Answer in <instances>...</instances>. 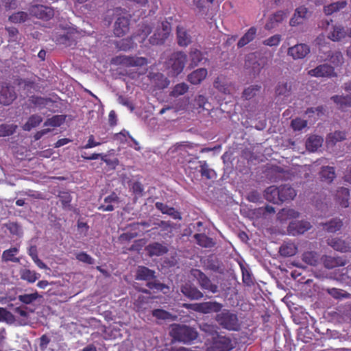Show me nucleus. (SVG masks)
I'll return each mask as SVG.
<instances>
[{
	"instance_id": "obj_42",
	"label": "nucleus",
	"mask_w": 351,
	"mask_h": 351,
	"mask_svg": "<svg viewBox=\"0 0 351 351\" xmlns=\"http://www.w3.org/2000/svg\"><path fill=\"white\" fill-rule=\"evenodd\" d=\"M194 238L197 243L203 247H212L215 245L213 239L208 237L205 234H195Z\"/></svg>"
},
{
	"instance_id": "obj_24",
	"label": "nucleus",
	"mask_w": 351,
	"mask_h": 351,
	"mask_svg": "<svg viewBox=\"0 0 351 351\" xmlns=\"http://www.w3.org/2000/svg\"><path fill=\"white\" fill-rule=\"evenodd\" d=\"M336 198L343 208L349 206L350 191L345 187H341L337 191Z\"/></svg>"
},
{
	"instance_id": "obj_27",
	"label": "nucleus",
	"mask_w": 351,
	"mask_h": 351,
	"mask_svg": "<svg viewBox=\"0 0 351 351\" xmlns=\"http://www.w3.org/2000/svg\"><path fill=\"white\" fill-rule=\"evenodd\" d=\"M280 204L285 201L292 200L296 196V192L291 186L285 184L280 186Z\"/></svg>"
},
{
	"instance_id": "obj_56",
	"label": "nucleus",
	"mask_w": 351,
	"mask_h": 351,
	"mask_svg": "<svg viewBox=\"0 0 351 351\" xmlns=\"http://www.w3.org/2000/svg\"><path fill=\"white\" fill-rule=\"evenodd\" d=\"M65 118L62 115H55L47 119L44 123L45 126L58 127L64 121Z\"/></svg>"
},
{
	"instance_id": "obj_63",
	"label": "nucleus",
	"mask_w": 351,
	"mask_h": 351,
	"mask_svg": "<svg viewBox=\"0 0 351 351\" xmlns=\"http://www.w3.org/2000/svg\"><path fill=\"white\" fill-rule=\"evenodd\" d=\"M291 125L293 130L300 131L307 126V121L300 118H296L291 121Z\"/></svg>"
},
{
	"instance_id": "obj_18",
	"label": "nucleus",
	"mask_w": 351,
	"mask_h": 351,
	"mask_svg": "<svg viewBox=\"0 0 351 351\" xmlns=\"http://www.w3.org/2000/svg\"><path fill=\"white\" fill-rule=\"evenodd\" d=\"M302 261L311 266L317 267L322 263L319 254L315 251H306L302 255Z\"/></svg>"
},
{
	"instance_id": "obj_36",
	"label": "nucleus",
	"mask_w": 351,
	"mask_h": 351,
	"mask_svg": "<svg viewBox=\"0 0 351 351\" xmlns=\"http://www.w3.org/2000/svg\"><path fill=\"white\" fill-rule=\"evenodd\" d=\"M331 99L342 110L347 108L351 107V96L350 95H335L331 97Z\"/></svg>"
},
{
	"instance_id": "obj_9",
	"label": "nucleus",
	"mask_w": 351,
	"mask_h": 351,
	"mask_svg": "<svg viewBox=\"0 0 351 351\" xmlns=\"http://www.w3.org/2000/svg\"><path fill=\"white\" fill-rule=\"evenodd\" d=\"M308 73L316 77H332L337 75L334 67L328 64H320L308 71Z\"/></svg>"
},
{
	"instance_id": "obj_57",
	"label": "nucleus",
	"mask_w": 351,
	"mask_h": 351,
	"mask_svg": "<svg viewBox=\"0 0 351 351\" xmlns=\"http://www.w3.org/2000/svg\"><path fill=\"white\" fill-rule=\"evenodd\" d=\"M135 45L133 37H130L121 40L118 44V47L120 50L126 51L133 49Z\"/></svg>"
},
{
	"instance_id": "obj_51",
	"label": "nucleus",
	"mask_w": 351,
	"mask_h": 351,
	"mask_svg": "<svg viewBox=\"0 0 351 351\" xmlns=\"http://www.w3.org/2000/svg\"><path fill=\"white\" fill-rule=\"evenodd\" d=\"M40 297L41 296L39 293L37 291H35L34 293L29 294L19 295L18 296V299L21 302L25 304H30Z\"/></svg>"
},
{
	"instance_id": "obj_6",
	"label": "nucleus",
	"mask_w": 351,
	"mask_h": 351,
	"mask_svg": "<svg viewBox=\"0 0 351 351\" xmlns=\"http://www.w3.org/2000/svg\"><path fill=\"white\" fill-rule=\"evenodd\" d=\"M28 11L32 16L44 21H48L54 16L53 9L44 5H32L28 8Z\"/></svg>"
},
{
	"instance_id": "obj_52",
	"label": "nucleus",
	"mask_w": 351,
	"mask_h": 351,
	"mask_svg": "<svg viewBox=\"0 0 351 351\" xmlns=\"http://www.w3.org/2000/svg\"><path fill=\"white\" fill-rule=\"evenodd\" d=\"M343 226V222L341 219H334L330 220L328 223H325V229L328 232H335L341 229Z\"/></svg>"
},
{
	"instance_id": "obj_55",
	"label": "nucleus",
	"mask_w": 351,
	"mask_h": 351,
	"mask_svg": "<svg viewBox=\"0 0 351 351\" xmlns=\"http://www.w3.org/2000/svg\"><path fill=\"white\" fill-rule=\"evenodd\" d=\"M189 90V86L184 83V82H182V83H180V84H176L172 91L171 92V95L172 97H179L180 95H184V93H186Z\"/></svg>"
},
{
	"instance_id": "obj_25",
	"label": "nucleus",
	"mask_w": 351,
	"mask_h": 351,
	"mask_svg": "<svg viewBox=\"0 0 351 351\" xmlns=\"http://www.w3.org/2000/svg\"><path fill=\"white\" fill-rule=\"evenodd\" d=\"M155 206L158 210H160L162 214H167L174 219H181L180 213L173 207H169L167 205L160 202H156L155 204Z\"/></svg>"
},
{
	"instance_id": "obj_23",
	"label": "nucleus",
	"mask_w": 351,
	"mask_h": 351,
	"mask_svg": "<svg viewBox=\"0 0 351 351\" xmlns=\"http://www.w3.org/2000/svg\"><path fill=\"white\" fill-rule=\"evenodd\" d=\"M348 32L345 30L343 26L334 25L332 26V30L328 33L327 37L332 41L338 42L346 38Z\"/></svg>"
},
{
	"instance_id": "obj_43",
	"label": "nucleus",
	"mask_w": 351,
	"mask_h": 351,
	"mask_svg": "<svg viewBox=\"0 0 351 351\" xmlns=\"http://www.w3.org/2000/svg\"><path fill=\"white\" fill-rule=\"evenodd\" d=\"M326 292L336 300L351 298L350 293L341 289L328 288L326 289Z\"/></svg>"
},
{
	"instance_id": "obj_2",
	"label": "nucleus",
	"mask_w": 351,
	"mask_h": 351,
	"mask_svg": "<svg viewBox=\"0 0 351 351\" xmlns=\"http://www.w3.org/2000/svg\"><path fill=\"white\" fill-rule=\"evenodd\" d=\"M169 334L173 339L184 343H190L198 337L195 328L176 324L171 325Z\"/></svg>"
},
{
	"instance_id": "obj_15",
	"label": "nucleus",
	"mask_w": 351,
	"mask_h": 351,
	"mask_svg": "<svg viewBox=\"0 0 351 351\" xmlns=\"http://www.w3.org/2000/svg\"><path fill=\"white\" fill-rule=\"evenodd\" d=\"M309 52L310 48L306 44H298L288 49V54L295 60L304 58Z\"/></svg>"
},
{
	"instance_id": "obj_11",
	"label": "nucleus",
	"mask_w": 351,
	"mask_h": 351,
	"mask_svg": "<svg viewBox=\"0 0 351 351\" xmlns=\"http://www.w3.org/2000/svg\"><path fill=\"white\" fill-rule=\"evenodd\" d=\"M311 224L307 221H292L289 224L287 231L289 234L295 236L297 234H304L305 232L310 230Z\"/></svg>"
},
{
	"instance_id": "obj_60",
	"label": "nucleus",
	"mask_w": 351,
	"mask_h": 351,
	"mask_svg": "<svg viewBox=\"0 0 351 351\" xmlns=\"http://www.w3.org/2000/svg\"><path fill=\"white\" fill-rule=\"evenodd\" d=\"M155 317L164 320H174L176 316L162 309H155Z\"/></svg>"
},
{
	"instance_id": "obj_10",
	"label": "nucleus",
	"mask_w": 351,
	"mask_h": 351,
	"mask_svg": "<svg viewBox=\"0 0 351 351\" xmlns=\"http://www.w3.org/2000/svg\"><path fill=\"white\" fill-rule=\"evenodd\" d=\"M16 98L14 88L8 84H2L0 86V103L4 106L10 105Z\"/></svg>"
},
{
	"instance_id": "obj_13",
	"label": "nucleus",
	"mask_w": 351,
	"mask_h": 351,
	"mask_svg": "<svg viewBox=\"0 0 351 351\" xmlns=\"http://www.w3.org/2000/svg\"><path fill=\"white\" fill-rule=\"evenodd\" d=\"M287 16V13L284 10H278L268 18L267 23L265 25V28L267 30H271L279 25Z\"/></svg>"
},
{
	"instance_id": "obj_26",
	"label": "nucleus",
	"mask_w": 351,
	"mask_h": 351,
	"mask_svg": "<svg viewBox=\"0 0 351 351\" xmlns=\"http://www.w3.org/2000/svg\"><path fill=\"white\" fill-rule=\"evenodd\" d=\"M114 138L119 141L121 143H128V139L129 138L134 144V148L136 150L140 149L138 143L130 134L129 132L125 130H123L120 132L116 133L114 135Z\"/></svg>"
},
{
	"instance_id": "obj_47",
	"label": "nucleus",
	"mask_w": 351,
	"mask_h": 351,
	"mask_svg": "<svg viewBox=\"0 0 351 351\" xmlns=\"http://www.w3.org/2000/svg\"><path fill=\"white\" fill-rule=\"evenodd\" d=\"M29 19L28 13L19 11L16 12H14L8 17V20L10 22L12 23H21L27 21Z\"/></svg>"
},
{
	"instance_id": "obj_54",
	"label": "nucleus",
	"mask_w": 351,
	"mask_h": 351,
	"mask_svg": "<svg viewBox=\"0 0 351 351\" xmlns=\"http://www.w3.org/2000/svg\"><path fill=\"white\" fill-rule=\"evenodd\" d=\"M137 236L138 232L135 230L132 229L130 231H128L120 234V236L118 238V240L120 243L124 244L130 242L131 240L137 237Z\"/></svg>"
},
{
	"instance_id": "obj_49",
	"label": "nucleus",
	"mask_w": 351,
	"mask_h": 351,
	"mask_svg": "<svg viewBox=\"0 0 351 351\" xmlns=\"http://www.w3.org/2000/svg\"><path fill=\"white\" fill-rule=\"evenodd\" d=\"M189 58L191 60L190 65L193 67L197 66L202 61L203 54L201 51L194 49L191 50Z\"/></svg>"
},
{
	"instance_id": "obj_14",
	"label": "nucleus",
	"mask_w": 351,
	"mask_h": 351,
	"mask_svg": "<svg viewBox=\"0 0 351 351\" xmlns=\"http://www.w3.org/2000/svg\"><path fill=\"white\" fill-rule=\"evenodd\" d=\"M130 29V19L125 16L119 17L114 23V34L117 37L123 36Z\"/></svg>"
},
{
	"instance_id": "obj_22",
	"label": "nucleus",
	"mask_w": 351,
	"mask_h": 351,
	"mask_svg": "<svg viewBox=\"0 0 351 351\" xmlns=\"http://www.w3.org/2000/svg\"><path fill=\"white\" fill-rule=\"evenodd\" d=\"M182 293L191 300H199L204 297V294L196 287L191 285H185L181 288Z\"/></svg>"
},
{
	"instance_id": "obj_34",
	"label": "nucleus",
	"mask_w": 351,
	"mask_h": 351,
	"mask_svg": "<svg viewBox=\"0 0 351 351\" xmlns=\"http://www.w3.org/2000/svg\"><path fill=\"white\" fill-rule=\"evenodd\" d=\"M213 86L222 93L227 94L229 93V83L223 75L216 77L213 82Z\"/></svg>"
},
{
	"instance_id": "obj_17",
	"label": "nucleus",
	"mask_w": 351,
	"mask_h": 351,
	"mask_svg": "<svg viewBox=\"0 0 351 351\" xmlns=\"http://www.w3.org/2000/svg\"><path fill=\"white\" fill-rule=\"evenodd\" d=\"M322 263L326 269H332L336 267L344 266L346 265V260L341 257H332L330 256H321Z\"/></svg>"
},
{
	"instance_id": "obj_35",
	"label": "nucleus",
	"mask_w": 351,
	"mask_h": 351,
	"mask_svg": "<svg viewBox=\"0 0 351 351\" xmlns=\"http://www.w3.org/2000/svg\"><path fill=\"white\" fill-rule=\"evenodd\" d=\"M256 28L255 27H251L247 32L240 38L237 43V47L241 48L252 41L256 34Z\"/></svg>"
},
{
	"instance_id": "obj_50",
	"label": "nucleus",
	"mask_w": 351,
	"mask_h": 351,
	"mask_svg": "<svg viewBox=\"0 0 351 351\" xmlns=\"http://www.w3.org/2000/svg\"><path fill=\"white\" fill-rule=\"evenodd\" d=\"M17 128V125L15 124L3 123L0 125V136L5 137L12 135L16 132Z\"/></svg>"
},
{
	"instance_id": "obj_53",
	"label": "nucleus",
	"mask_w": 351,
	"mask_h": 351,
	"mask_svg": "<svg viewBox=\"0 0 351 351\" xmlns=\"http://www.w3.org/2000/svg\"><path fill=\"white\" fill-rule=\"evenodd\" d=\"M16 321L14 315L6 308L0 307V322H5L8 324H13Z\"/></svg>"
},
{
	"instance_id": "obj_46",
	"label": "nucleus",
	"mask_w": 351,
	"mask_h": 351,
	"mask_svg": "<svg viewBox=\"0 0 351 351\" xmlns=\"http://www.w3.org/2000/svg\"><path fill=\"white\" fill-rule=\"evenodd\" d=\"M278 218L281 220H288L291 219H296L299 217L300 213L293 208H282L278 214Z\"/></svg>"
},
{
	"instance_id": "obj_29",
	"label": "nucleus",
	"mask_w": 351,
	"mask_h": 351,
	"mask_svg": "<svg viewBox=\"0 0 351 351\" xmlns=\"http://www.w3.org/2000/svg\"><path fill=\"white\" fill-rule=\"evenodd\" d=\"M347 4L348 3L346 0L332 3L324 7V12L326 15H331L333 13L345 8Z\"/></svg>"
},
{
	"instance_id": "obj_41",
	"label": "nucleus",
	"mask_w": 351,
	"mask_h": 351,
	"mask_svg": "<svg viewBox=\"0 0 351 351\" xmlns=\"http://www.w3.org/2000/svg\"><path fill=\"white\" fill-rule=\"evenodd\" d=\"M21 278L26 280L29 283L36 282L39 278L40 274L35 271L29 269H23L20 271Z\"/></svg>"
},
{
	"instance_id": "obj_20",
	"label": "nucleus",
	"mask_w": 351,
	"mask_h": 351,
	"mask_svg": "<svg viewBox=\"0 0 351 351\" xmlns=\"http://www.w3.org/2000/svg\"><path fill=\"white\" fill-rule=\"evenodd\" d=\"M154 278V271L145 267H139L137 273H136V279L137 280H147V285L149 288H154V282L152 281Z\"/></svg>"
},
{
	"instance_id": "obj_62",
	"label": "nucleus",
	"mask_w": 351,
	"mask_h": 351,
	"mask_svg": "<svg viewBox=\"0 0 351 351\" xmlns=\"http://www.w3.org/2000/svg\"><path fill=\"white\" fill-rule=\"evenodd\" d=\"M29 256L32 257L34 262L36 265L40 269H47V265L43 263L38 256L36 248L32 249V247L29 250Z\"/></svg>"
},
{
	"instance_id": "obj_45",
	"label": "nucleus",
	"mask_w": 351,
	"mask_h": 351,
	"mask_svg": "<svg viewBox=\"0 0 351 351\" xmlns=\"http://www.w3.org/2000/svg\"><path fill=\"white\" fill-rule=\"evenodd\" d=\"M29 101L34 106L39 108H43L47 106L49 103L53 102L51 98L42 97L36 95L31 96L29 98Z\"/></svg>"
},
{
	"instance_id": "obj_5",
	"label": "nucleus",
	"mask_w": 351,
	"mask_h": 351,
	"mask_svg": "<svg viewBox=\"0 0 351 351\" xmlns=\"http://www.w3.org/2000/svg\"><path fill=\"white\" fill-rule=\"evenodd\" d=\"M232 340L230 337L216 333L207 348V351H230L233 349Z\"/></svg>"
},
{
	"instance_id": "obj_16",
	"label": "nucleus",
	"mask_w": 351,
	"mask_h": 351,
	"mask_svg": "<svg viewBox=\"0 0 351 351\" xmlns=\"http://www.w3.org/2000/svg\"><path fill=\"white\" fill-rule=\"evenodd\" d=\"M327 243L329 246L332 247L335 250L341 252H351V246L349 243L339 238H328Z\"/></svg>"
},
{
	"instance_id": "obj_21",
	"label": "nucleus",
	"mask_w": 351,
	"mask_h": 351,
	"mask_svg": "<svg viewBox=\"0 0 351 351\" xmlns=\"http://www.w3.org/2000/svg\"><path fill=\"white\" fill-rule=\"evenodd\" d=\"M280 186L277 187L276 186H270L265 191V199L274 204H280Z\"/></svg>"
},
{
	"instance_id": "obj_33",
	"label": "nucleus",
	"mask_w": 351,
	"mask_h": 351,
	"mask_svg": "<svg viewBox=\"0 0 351 351\" xmlns=\"http://www.w3.org/2000/svg\"><path fill=\"white\" fill-rule=\"evenodd\" d=\"M119 202V197L113 193L104 199V204L99 207V210L102 211H112L114 210L113 204Z\"/></svg>"
},
{
	"instance_id": "obj_32",
	"label": "nucleus",
	"mask_w": 351,
	"mask_h": 351,
	"mask_svg": "<svg viewBox=\"0 0 351 351\" xmlns=\"http://www.w3.org/2000/svg\"><path fill=\"white\" fill-rule=\"evenodd\" d=\"M19 249L16 247H11L8 250H4L1 256L2 261L19 263L20 259L16 257V255L19 253Z\"/></svg>"
},
{
	"instance_id": "obj_31",
	"label": "nucleus",
	"mask_w": 351,
	"mask_h": 351,
	"mask_svg": "<svg viewBox=\"0 0 351 351\" xmlns=\"http://www.w3.org/2000/svg\"><path fill=\"white\" fill-rule=\"evenodd\" d=\"M320 178L322 181L330 183L336 177L335 170L333 167H322L319 172Z\"/></svg>"
},
{
	"instance_id": "obj_19",
	"label": "nucleus",
	"mask_w": 351,
	"mask_h": 351,
	"mask_svg": "<svg viewBox=\"0 0 351 351\" xmlns=\"http://www.w3.org/2000/svg\"><path fill=\"white\" fill-rule=\"evenodd\" d=\"M208 75L207 69L205 68L197 69L187 76V80L193 85H197L205 80Z\"/></svg>"
},
{
	"instance_id": "obj_3",
	"label": "nucleus",
	"mask_w": 351,
	"mask_h": 351,
	"mask_svg": "<svg viewBox=\"0 0 351 351\" xmlns=\"http://www.w3.org/2000/svg\"><path fill=\"white\" fill-rule=\"evenodd\" d=\"M215 320L223 328L226 330L237 331L240 328L237 314L232 311L228 309L221 311L217 314Z\"/></svg>"
},
{
	"instance_id": "obj_58",
	"label": "nucleus",
	"mask_w": 351,
	"mask_h": 351,
	"mask_svg": "<svg viewBox=\"0 0 351 351\" xmlns=\"http://www.w3.org/2000/svg\"><path fill=\"white\" fill-rule=\"evenodd\" d=\"M203 160H190L189 166L186 169V173L189 176L194 174L197 171H199L201 168V165Z\"/></svg>"
},
{
	"instance_id": "obj_39",
	"label": "nucleus",
	"mask_w": 351,
	"mask_h": 351,
	"mask_svg": "<svg viewBox=\"0 0 351 351\" xmlns=\"http://www.w3.org/2000/svg\"><path fill=\"white\" fill-rule=\"evenodd\" d=\"M43 121L41 116L34 114L31 115L27 121L23 125V130L25 131H30L32 128L38 126Z\"/></svg>"
},
{
	"instance_id": "obj_44",
	"label": "nucleus",
	"mask_w": 351,
	"mask_h": 351,
	"mask_svg": "<svg viewBox=\"0 0 351 351\" xmlns=\"http://www.w3.org/2000/svg\"><path fill=\"white\" fill-rule=\"evenodd\" d=\"M261 86L254 84L245 88L242 93V97L246 100H250L257 95L261 91Z\"/></svg>"
},
{
	"instance_id": "obj_7",
	"label": "nucleus",
	"mask_w": 351,
	"mask_h": 351,
	"mask_svg": "<svg viewBox=\"0 0 351 351\" xmlns=\"http://www.w3.org/2000/svg\"><path fill=\"white\" fill-rule=\"evenodd\" d=\"M309 11L304 5L298 7L289 21V25L297 27L303 25L308 19Z\"/></svg>"
},
{
	"instance_id": "obj_64",
	"label": "nucleus",
	"mask_w": 351,
	"mask_h": 351,
	"mask_svg": "<svg viewBox=\"0 0 351 351\" xmlns=\"http://www.w3.org/2000/svg\"><path fill=\"white\" fill-rule=\"evenodd\" d=\"M76 259L80 262L86 264L93 265L94 264V259L86 252H81L76 254Z\"/></svg>"
},
{
	"instance_id": "obj_48",
	"label": "nucleus",
	"mask_w": 351,
	"mask_h": 351,
	"mask_svg": "<svg viewBox=\"0 0 351 351\" xmlns=\"http://www.w3.org/2000/svg\"><path fill=\"white\" fill-rule=\"evenodd\" d=\"M170 84V81L162 73H155V90L164 89Z\"/></svg>"
},
{
	"instance_id": "obj_4",
	"label": "nucleus",
	"mask_w": 351,
	"mask_h": 351,
	"mask_svg": "<svg viewBox=\"0 0 351 351\" xmlns=\"http://www.w3.org/2000/svg\"><path fill=\"white\" fill-rule=\"evenodd\" d=\"M191 274L197 280V283L202 289L212 293H216L219 291L218 285L213 283L211 280L201 270L192 269Z\"/></svg>"
},
{
	"instance_id": "obj_59",
	"label": "nucleus",
	"mask_w": 351,
	"mask_h": 351,
	"mask_svg": "<svg viewBox=\"0 0 351 351\" xmlns=\"http://www.w3.org/2000/svg\"><path fill=\"white\" fill-rule=\"evenodd\" d=\"M201 165V168L199 171L201 173L202 177L206 178L208 180H210L213 178L212 173H214V171L209 168L206 161L203 160Z\"/></svg>"
},
{
	"instance_id": "obj_38",
	"label": "nucleus",
	"mask_w": 351,
	"mask_h": 351,
	"mask_svg": "<svg viewBox=\"0 0 351 351\" xmlns=\"http://www.w3.org/2000/svg\"><path fill=\"white\" fill-rule=\"evenodd\" d=\"M291 84L287 82H280L276 87V94L278 96L288 97L291 93Z\"/></svg>"
},
{
	"instance_id": "obj_61",
	"label": "nucleus",
	"mask_w": 351,
	"mask_h": 351,
	"mask_svg": "<svg viewBox=\"0 0 351 351\" xmlns=\"http://www.w3.org/2000/svg\"><path fill=\"white\" fill-rule=\"evenodd\" d=\"M58 197L60 199V201L63 208H66V207L70 206V204L72 200V197L69 192L60 191L59 193Z\"/></svg>"
},
{
	"instance_id": "obj_12",
	"label": "nucleus",
	"mask_w": 351,
	"mask_h": 351,
	"mask_svg": "<svg viewBox=\"0 0 351 351\" xmlns=\"http://www.w3.org/2000/svg\"><path fill=\"white\" fill-rule=\"evenodd\" d=\"M119 64L125 66H142L147 64V60L143 57L119 56L117 58Z\"/></svg>"
},
{
	"instance_id": "obj_30",
	"label": "nucleus",
	"mask_w": 351,
	"mask_h": 351,
	"mask_svg": "<svg viewBox=\"0 0 351 351\" xmlns=\"http://www.w3.org/2000/svg\"><path fill=\"white\" fill-rule=\"evenodd\" d=\"M177 38L178 45L182 47H186L191 42L190 35L182 26L177 27Z\"/></svg>"
},
{
	"instance_id": "obj_8",
	"label": "nucleus",
	"mask_w": 351,
	"mask_h": 351,
	"mask_svg": "<svg viewBox=\"0 0 351 351\" xmlns=\"http://www.w3.org/2000/svg\"><path fill=\"white\" fill-rule=\"evenodd\" d=\"M223 305L216 301L204 302L193 304L192 308L197 312L202 313H220Z\"/></svg>"
},
{
	"instance_id": "obj_28",
	"label": "nucleus",
	"mask_w": 351,
	"mask_h": 351,
	"mask_svg": "<svg viewBox=\"0 0 351 351\" xmlns=\"http://www.w3.org/2000/svg\"><path fill=\"white\" fill-rule=\"evenodd\" d=\"M323 138L317 135H312L308 137L306 141V149L309 152H314L322 146Z\"/></svg>"
},
{
	"instance_id": "obj_1",
	"label": "nucleus",
	"mask_w": 351,
	"mask_h": 351,
	"mask_svg": "<svg viewBox=\"0 0 351 351\" xmlns=\"http://www.w3.org/2000/svg\"><path fill=\"white\" fill-rule=\"evenodd\" d=\"M186 60L187 56L184 52L172 53L165 62V67L169 75L176 77L180 74L184 70Z\"/></svg>"
},
{
	"instance_id": "obj_40",
	"label": "nucleus",
	"mask_w": 351,
	"mask_h": 351,
	"mask_svg": "<svg viewBox=\"0 0 351 351\" xmlns=\"http://www.w3.org/2000/svg\"><path fill=\"white\" fill-rule=\"evenodd\" d=\"M346 138V133L343 131H335L330 133L326 138L328 145H335L337 143L344 141Z\"/></svg>"
},
{
	"instance_id": "obj_37",
	"label": "nucleus",
	"mask_w": 351,
	"mask_h": 351,
	"mask_svg": "<svg viewBox=\"0 0 351 351\" xmlns=\"http://www.w3.org/2000/svg\"><path fill=\"white\" fill-rule=\"evenodd\" d=\"M298 252V247L293 243H283L279 250L281 256L289 257L294 256Z\"/></svg>"
}]
</instances>
